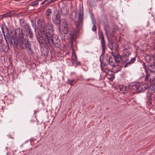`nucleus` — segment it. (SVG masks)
<instances>
[{"mask_svg": "<svg viewBox=\"0 0 155 155\" xmlns=\"http://www.w3.org/2000/svg\"><path fill=\"white\" fill-rule=\"evenodd\" d=\"M74 80L68 79L67 81V84H70L71 85L73 86L74 85Z\"/></svg>", "mask_w": 155, "mask_h": 155, "instance_id": "nucleus-27", "label": "nucleus"}, {"mask_svg": "<svg viewBox=\"0 0 155 155\" xmlns=\"http://www.w3.org/2000/svg\"><path fill=\"white\" fill-rule=\"evenodd\" d=\"M101 70L110 76L113 75L115 73L113 71H111L107 67H105L104 69H103Z\"/></svg>", "mask_w": 155, "mask_h": 155, "instance_id": "nucleus-19", "label": "nucleus"}, {"mask_svg": "<svg viewBox=\"0 0 155 155\" xmlns=\"http://www.w3.org/2000/svg\"><path fill=\"white\" fill-rule=\"evenodd\" d=\"M72 54V59L73 60L72 61H75L77 60V57L76 54L74 51H73Z\"/></svg>", "mask_w": 155, "mask_h": 155, "instance_id": "nucleus-26", "label": "nucleus"}, {"mask_svg": "<svg viewBox=\"0 0 155 155\" xmlns=\"http://www.w3.org/2000/svg\"><path fill=\"white\" fill-rule=\"evenodd\" d=\"M113 58L115 60L116 63H119L121 60V57L118 54H113Z\"/></svg>", "mask_w": 155, "mask_h": 155, "instance_id": "nucleus-16", "label": "nucleus"}, {"mask_svg": "<svg viewBox=\"0 0 155 155\" xmlns=\"http://www.w3.org/2000/svg\"><path fill=\"white\" fill-rule=\"evenodd\" d=\"M6 37L8 39V41L10 42V44L11 45H13V42L12 39H10V35L9 33V31L8 29L7 28H6Z\"/></svg>", "mask_w": 155, "mask_h": 155, "instance_id": "nucleus-23", "label": "nucleus"}, {"mask_svg": "<svg viewBox=\"0 0 155 155\" xmlns=\"http://www.w3.org/2000/svg\"><path fill=\"white\" fill-rule=\"evenodd\" d=\"M19 44H20V46L21 48L23 49L25 48L28 54H31L33 53L31 48V45L30 42L28 41V39L27 38L25 37V39L19 42Z\"/></svg>", "mask_w": 155, "mask_h": 155, "instance_id": "nucleus-6", "label": "nucleus"}, {"mask_svg": "<svg viewBox=\"0 0 155 155\" xmlns=\"http://www.w3.org/2000/svg\"><path fill=\"white\" fill-rule=\"evenodd\" d=\"M22 21V22H24V20H21L20 21V23H21V26L22 25V24H21V22Z\"/></svg>", "mask_w": 155, "mask_h": 155, "instance_id": "nucleus-34", "label": "nucleus"}, {"mask_svg": "<svg viewBox=\"0 0 155 155\" xmlns=\"http://www.w3.org/2000/svg\"><path fill=\"white\" fill-rule=\"evenodd\" d=\"M118 89H119L120 90H123L124 87L122 86H118Z\"/></svg>", "mask_w": 155, "mask_h": 155, "instance_id": "nucleus-32", "label": "nucleus"}, {"mask_svg": "<svg viewBox=\"0 0 155 155\" xmlns=\"http://www.w3.org/2000/svg\"><path fill=\"white\" fill-rule=\"evenodd\" d=\"M92 22H93V24H94V25H93V26L92 27V30L93 31H96V30H97V28H96V26L95 25V22L94 21H92Z\"/></svg>", "mask_w": 155, "mask_h": 155, "instance_id": "nucleus-29", "label": "nucleus"}, {"mask_svg": "<svg viewBox=\"0 0 155 155\" xmlns=\"http://www.w3.org/2000/svg\"><path fill=\"white\" fill-rule=\"evenodd\" d=\"M31 25L32 27L34 28V31L35 33V36L36 37L38 41L41 42L42 40L41 38V35L40 33L38 31H37L36 25L35 21L34 20H31Z\"/></svg>", "mask_w": 155, "mask_h": 155, "instance_id": "nucleus-9", "label": "nucleus"}, {"mask_svg": "<svg viewBox=\"0 0 155 155\" xmlns=\"http://www.w3.org/2000/svg\"><path fill=\"white\" fill-rule=\"evenodd\" d=\"M148 87V84H143L140 86L139 85V92H141L144 91L146 90Z\"/></svg>", "mask_w": 155, "mask_h": 155, "instance_id": "nucleus-18", "label": "nucleus"}, {"mask_svg": "<svg viewBox=\"0 0 155 155\" xmlns=\"http://www.w3.org/2000/svg\"><path fill=\"white\" fill-rule=\"evenodd\" d=\"M37 25L39 28L40 32L41 34V36L42 37V33L45 30V22L43 19H39L37 22Z\"/></svg>", "mask_w": 155, "mask_h": 155, "instance_id": "nucleus-10", "label": "nucleus"}, {"mask_svg": "<svg viewBox=\"0 0 155 155\" xmlns=\"http://www.w3.org/2000/svg\"><path fill=\"white\" fill-rule=\"evenodd\" d=\"M108 46L111 50L114 49L115 50H117L118 48V45L115 43H110L108 45Z\"/></svg>", "mask_w": 155, "mask_h": 155, "instance_id": "nucleus-20", "label": "nucleus"}, {"mask_svg": "<svg viewBox=\"0 0 155 155\" xmlns=\"http://www.w3.org/2000/svg\"><path fill=\"white\" fill-rule=\"evenodd\" d=\"M149 81L150 83V85H152L149 87L147 91V94L149 95L148 96L150 99L151 97V95L155 91V84L153 83L154 81Z\"/></svg>", "mask_w": 155, "mask_h": 155, "instance_id": "nucleus-11", "label": "nucleus"}, {"mask_svg": "<svg viewBox=\"0 0 155 155\" xmlns=\"http://www.w3.org/2000/svg\"><path fill=\"white\" fill-rule=\"evenodd\" d=\"M2 18V16L0 15V20Z\"/></svg>", "mask_w": 155, "mask_h": 155, "instance_id": "nucleus-37", "label": "nucleus"}, {"mask_svg": "<svg viewBox=\"0 0 155 155\" xmlns=\"http://www.w3.org/2000/svg\"><path fill=\"white\" fill-rule=\"evenodd\" d=\"M84 19V14L83 10H80L78 12V17L77 20L75 21L76 28L75 32L78 33L81 29L83 27Z\"/></svg>", "mask_w": 155, "mask_h": 155, "instance_id": "nucleus-4", "label": "nucleus"}, {"mask_svg": "<svg viewBox=\"0 0 155 155\" xmlns=\"http://www.w3.org/2000/svg\"><path fill=\"white\" fill-rule=\"evenodd\" d=\"M97 2L100 1L101 0H96Z\"/></svg>", "mask_w": 155, "mask_h": 155, "instance_id": "nucleus-39", "label": "nucleus"}, {"mask_svg": "<svg viewBox=\"0 0 155 155\" xmlns=\"http://www.w3.org/2000/svg\"><path fill=\"white\" fill-rule=\"evenodd\" d=\"M153 97L154 100L155 101V94H153Z\"/></svg>", "mask_w": 155, "mask_h": 155, "instance_id": "nucleus-33", "label": "nucleus"}, {"mask_svg": "<svg viewBox=\"0 0 155 155\" xmlns=\"http://www.w3.org/2000/svg\"><path fill=\"white\" fill-rule=\"evenodd\" d=\"M99 35L101 39V43L102 48V52L103 53H104L105 52V49L106 48L105 41L104 40V38L102 32H101V33L99 34Z\"/></svg>", "mask_w": 155, "mask_h": 155, "instance_id": "nucleus-12", "label": "nucleus"}, {"mask_svg": "<svg viewBox=\"0 0 155 155\" xmlns=\"http://www.w3.org/2000/svg\"><path fill=\"white\" fill-rule=\"evenodd\" d=\"M121 67L120 65H115L113 67L112 70L115 73H117L118 72L121 71Z\"/></svg>", "mask_w": 155, "mask_h": 155, "instance_id": "nucleus-21", "label": "nucleus"}, {"mask_svg": "<svg viewBox=\"0 0 155 155\" xmlns=\"http://www.w3.org/2000/svg\"><path fill=\"white\" fill-rule=\"evenodd\" d=\"M23 31H24V35L26 36V37H28V36L31 39H32L33 37V34L32 31L30 27L28 25L27 27H24L23 28Z\"/></svg>", "mask_w": 155, "mask_h": 155, "instance_id": "nucleus-8", "label": "nucleus"}, {"mask_svg": "<svg viewBox=\"0 0 155 155\" xmlns=\"http://www.w3.org/2000/svg\"><path fill=\"white\" fill-rule=\"evenodd\" d=\"M15 37H12L13 42L15 45V47L17 48L19 42L25 39L24 38V31L23 29L17 28L15 30Z\"/></svg>", "mask_w": 155, "mask_h": 155, "instance_id": "nucleus-3", "label": "nucleus"}, {"mask_svg": "<svg viewBox=\"0 0 155 155\" xmlns=\"http://www.w3.org/2000/svg\"><path fill=\"white\" fill-rule=\"evenodd\" d=\"M104 30L105 31L106 35L107 36L108 32L110 30V28L109 27L107 21H106V22H104Z\"/></svg>", "mask_w": 155, "mask_h": 155, "instance_id": "nucleus-22", "label": "nucleus"}, {"mask_svg": "<svg viewBox=\"0 0 155 155\" xmlns=\"http://www.w3.org/2000/svg\"><path fill=\"white\" fill-rule=\"evenodd\" d=\"M89 80H90V79H88L87 80V81H88Z\"/></svg>", "mask_w": 155, "mask_h": 155, "instance_id": "nucleus-40", "label": "nucleus"}, {"mask_svg": "<svg viewBox=\"0 0 155 155\" xmlns=\"http://www.w3.org/2000/svg\"><path fill=\"white\" fill-rule=\"evenodd\" d=\"M148 71H145V80L150 81L151 78L155 75V63L149 64L148 67Z\"/></svg>", "mask_w": 155, "mask_h": 155, "instance_id": "nucleus-5", "label": "nucleus"}, {"mask_svg": "<svg viewBox=\"0 0 155 155\" xmlns=\"http://www.w3.org/2000/svg\"><path fill=\"white\" fill-rule=\"evenodd\" d=\"M109 64V59H107L104 58H103V60L101 61V69L102 70L103 69H104L106 66L107 64Z\"/></svg>", "mask_w": 155, "mask_h": 155, "instance_id": "nucleus-14", "label": "nucleus"}, {"mask_svg": "<svg viewBox=\"0 0 155 155\" xmlns=\"http://www.w3.org/2000/svg\"><path fill=\"white\" fill-rule=\"evenodd\" d=\"M54 23L57 25L60 24V20L59 16L58 14L56 15L52 18Z\"/></svg>", "mask_w": 155, "mask_h": 155, "instance_id": "nucleus-17", "label": "nucleus"}, {"mask_svg": "<svg viewBox=\"0 0 155 155\" xmlns=\"http://www.w3.org/2000/svg\"><path fill=\"white\" fill-rule=\"evenodd\" d=\"M123 51V54L121 56V60L125 62V64L124 66L126 68L130 66L131 64L133 63L135 61L136 58H132L129 61H128L129 60V56L131 54V50L130 48H125Z\"/></svg>", "mask_w": 155, "mask_h": 155, "instance_id": "nucleus-1", "label": "nucleus"}, {"mask_svg": "<svg viewBox=\"0 0 155 155\" xmlns=\"http://www.w3.org/2000/svg\"><path fill=\"white\" fill-rule=\"evenodd\" d=\"M47 27L48 28L47 30H45L44 31V32L42 33V37H44L45 38L47 39V35H49L50 34H53V27L52 23L49 22H48L47 23Z\"/></svg>", "mask_w": 155, "mask_h": 155, "instance_id": "nucleus-7", "label": "nucleus"}, {"mask_svg": "<svg viewBox=\"0 0 155 155\" xmlns=\"http://www.w3.org/2000/svg\"><path fill=\"white\" fill-rule=\"evenodd\" d=\"M47 39L45 38L44 37H41L42 40L41 41V42L38 41L39 44H43L45 41L46 44H48L50 41L52 42V43L55 45H60V41L58 39V36L56 35H54V32H53L52 35L50 34L49 35H47Z\"/></svg>", "mask_w": 155, "mask_h": 155, "instance_id": "nucleus-2", "label": "nucleus"}, {"mask_svg": "<svg viewBox=\"0 0 155 155\" xmlns=\"http://www.w3.org/2000/svg\"><path fill=\"white\" fill-rule=\"evenodd\" d=\"M1 29H2V34H3V35L4 36V38H5V40L6 42L8 43H7V40L6 39V36H5V32H4V29L2 27L1 28Z\"/></svg>", "mask_w": 155, "mask_h": 155, "instance_id": "nucleus-31", "label": "nucleus"}, {"mask_svg": "<svg viewBox=\"0 0 155 155\" xmlns=\"http://www.w3.org/2000/svg\"><path fill=\"white\" fill-rule=\"evenodd\" d=\"M2 18L4 17H11V14L10 13H7L5 14H4L2 15H1Z\"/></svg>", "mask_w": 155, "mask_h": 155, "instance_id": "nucleus-28", "label": "nucleus"}, {"mask_svg": "<svg viewBox=\"0 0 155 155\" xmlns=\"http://www.w3.org/2000/svg\"><path fill=\"white\" fill-rule=\"evenodd\" d=\"M128 87L130 89L138 90V91L139 92V83H130Z\"/></svg>", "mask_w": 155, "mask_h": 155, "instance_id": "nucleus-15", "label": "nucleus"}, {"mask_svg": "<svg viewBox=\"0 0 155 155\" xmlns=\"http://www.w3.org/2000/svg\"><path fill=\"white\" fill-rule=\"evenodd\" d=\"M76 15H77V12H76L75 13V17H76Z\"/></svg>", "mask_w": 155, "mask_h": 155, "instance_id": "nucleus-38", "label": "nucleus"}, {"mask_svg": "<svg viewBox=\"0 0 155 155\" xmlns=\"http://www.w3.org/2000/svg\"><path fill=\"white\" fill-rule=\"evenodd\" d=\"M62 26L63 27V30L64 33L67 34L68 32V28L70 26L69 24L65 20H63Z\"/></svg>", "mask_w": 155, "mask_h": 155, "instance_id": "nucleus-13", "label": "nucleus"}, {"mask_svg": "<svg viewBox=\"0 0 155 155\" xmlns=\"http://www.w3.org/2000/svg\"><path fill=\"white\" fill-rule=\"evenodd\" d=\"M48 1V0H45V1L44 2H43L42 3V4H43L45 2H46V1Z\"/></svg>", "mask_w": 155, "mask_h": 155, "instance_id": "nucleus-35", "label": "nucleus"}, {"mask_svg": "<svg viewBox=\"0 0 155 155\" xmlns=\"http://www.w3.org/2000/svg\"><path fill=\"white\" fill-rule=\"evenodd\" d=\"M72 63L73 64L75 65H79L81 64L80 62L77 60L75 61H72Z\"/></svg>", "mask_w": 155, "mask_h": 155, "instance_id": "nucleus-30", "label": "nucleus"}, {"mask_svg": "<svg viewBox=\"0 0 155 155\" xmlns=\"http://www.w3.org/2000/svg\"><path fill=\"white\" fill-rule=\"evenodd\" d=\"M52 13V11L51 9H47L45 13L46 17L48 19H50L51 18V14Z\"/></svg>", "mask_w": 155, "mask_h": 155, "instance_id": "nucleus-25", "label": "nucleus"}, {"mask_svg": "<svg viewBox=\"0 0 155 155\" xmlns=\"http://www.w3.org/2000/svg\"><path fill=\"white\" fill-rule=\"evenodd\" d=\"M2 40V39H0V44H1Z\"/></svg>", "mask_w": 155, "mask_h": 155, "instance_id": "nucleus-36", "label": "nucleus"}, {"mask_svg": "<svg viewBox=\"0 0 155 155\" xmlns=\"http://www.w3.org/2000/svg\"><path fill=\"white\" fill-rule=\"evenodd\" d=\"M115 60L113 57H109V64L112 66H114L115 65Z\"/></svg>", "mask_w": 155, "mask_h": 155, "instance_id": "nucleus-24", "label": "nucleus"}]
</instances>
